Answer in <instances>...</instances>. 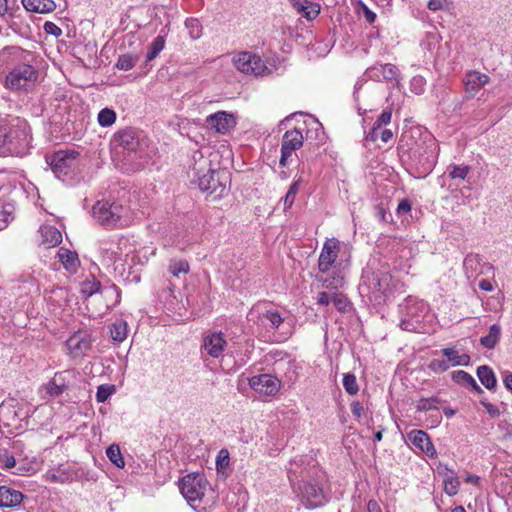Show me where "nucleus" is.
Wrapping results in <instances>:
<instances>
[{"mask_svg":"<svg viewBox=\"0 0 512 512\" xmlns=\"http://www.w3.org/2000/svg\"><path fill=\"white\" fill-rule=\"evenodd\" d=\"M287 474L293 493L307 509L322 507L328 502L324 490L326 474L312 457L292 459L287 466Z\"/></svg>","mask_w":512,"mask_h":512,"instance_id":"f257e3e1","label":"nucleus"},{"mask_svg":"<svg viewBox=\"0 0 512 512\" xmlns=\"http://www.w3.org/2000/svg\"><path fill=\"white\" fill-rule=\"evenodd\" d=\"M113 159L126 171H138L154 163L158 148L144 131L126 127L114 133L110 141Z\"/></svg>","mask_w":512,"mask_h":512,"instance_id":"f03ea898","label":"nucleus"},{"mask_svg":"<svg viewBox=\"0 0 512 512\" xmlns=\"http://www.w3.org/2000/svg\"><path fill=\"white\" fill-rule=\"evenodd\" d=\"M35 54L18 46L5 47L0 52V62L9 69L5 79L7 88L27 91L38 81L39 71L34 66Z\"/></svg>","mask_w":512,"mask_h":512,"instance_id":"7ed1b4c3","label":"nucleus"},{"mask_svg":"<svg viewBox=\"0 0 512 512\" xmlns=\"http://www.w3.org/2000/svg\"><path fill=\"white\" fill-rule=\"evenodd\" d=\"M31 141V128L24 118L11 114L0 116V156H23Z\"/></svg>","mask_w":512,"mask_h":512,"instance_id":"20e7f679","label":"nucleus"},{"mask_svg":"<svg viewBox=\"0 0 512 512\" xmlns=\"http://www.w3.org/2000/svg\"><path fill=\"white\" fill-rule=\"evenodd\" d=\"M179 489L189 506L196 512H209L216 503L215 492L204 474L194 472L179 481Z\"/></svg>","mask_w":512,"mask_h":512,"instance_id":"39448f33","label":"nucleus"},{"mask_svg":"<svg viewBox=\"0 0 512 512\" xmlns=\"http://www.w3.org/2000/svg\"><path fill=\"white\" fill-rule=\"evenodd\" d=\"M257 313L258 324L267 331L273 332L278 342L288 340L294 333V320L284 312L270 307L257 305L252 308L251 315Z\"/></svg>","mask_w":512,"mask_h":512,"instance_id":"423d86ee","label":"nucleus"},{"mask_svg":"<svg viewBox=\"0 0 512 512\" xmlns=\"http://www.w3.org/2000/svg\"><path fill=\"white\" fill-rule=\"evenodd\" d=\"M400 328L409 332L427 333V323L432 321L433 315L429 306L417 298L408 297L399 305Z\"/></svg>","mask_w":512,"mask_h":512,"instance_id":"0eeeda50","label":"nucleus"},{"mask_svg":"<svg viewBox=\"0 0 512 512\" xmlns=\"http://www.w3.org/2000/svg\"><path fill=\"white\" fill-rule=\"evenodd\" d=\"M136 244L128 236H113L103 239L99 243V252L103 264L110 266L116 262L129 264L134 262Z\"/></svg>","mask_w":512,"mask_h":512,"instance_id":"6e6552de","label":"nucleus"},{"mask_svg":"<svg viewBox=\"0 0 512 512\" xmlns=\"http://www.w3.org/2000/svg\"><path fill=\"white\" fill-rule=\"evenodd\" d=\"M124 212L122 204L104 199L97 201L92 207L93 218L107 229L122 227Z\"/></svg>","mask_w":512,"mask_h":512,"instance_id":"1a4fd4ad","label":"nucleus"},{"mask_svg":"<svg viewBox=\"0 0 512 512\" xmlns=\"http://www.w3.org/2000/svg\"><path fill=\"white\" fill-rule=\"evenodd\" d=\"M439 147L436 139L426 134L420 143L411 149V158L422 168L423 172H431L437 163Z\"/></svg>","mask_w":512,"mask_h":512,"instance_id":"9d476101","label":"nucleus"},{"mask_svg":"<svg viewBox=\"0 0 512 512\" xmlns=\"http://www.w3.org/2000/svg\"><path fill=\"white\" fill-rule=\"evenodd\" d=\"M78 156L76 151H58L52 156L51 169L59 180L70 183L74 179Z\"/></svg>","mask_w":512,"mask_h":512,"instance_id":"9b49d317","label":"nucleus"},{"mask_svg":"<svg viewBox=\"0 0 512 512\" xmlns=\"http://www.w3.org/2000/svg\"><path fill=\"white\" fill-rule=\"evenodd\" d=\"M392 276L388 271L364 270L361 277V288L367 289L375 300H378L391 289Z\"/></svg>","mask_w":512,"mask_h":512,"instance_id":"f8f14e48","label":"nucleus"},{"mask_svg":"<svg viewBox=\"0 0 512 512\" xmlns=\"http://www.w3.org/2000/svg\"><path fill=\"white\" fill-rule=\"evenodd\" d=\"M232 62L237 70L245 74L264 76L271 72L261 57L252 52H239L233 57Z\"/></svg>","mask_w":512,"mask_h":512,"instance_id":"ddd939ff","label":"nucleus"},{"mask_svg":"<svg viewBox=\"0 0 512 512\" xmlns=\"http://www.w3.org/2000/svg\"><path fill=\"white\" fill-rule=\"evenodd\" d=\"M194 176L193 183H196L202 192H206L209 195H214V198H219L223 195L226 187L220 181L219 173L211 168H207L206 172L200 174L196 168H193Z\"/></svg>","mask_w":512,"mask_h":512,"instance_id":"4468645a","label":"nucleus"},{"mask_svg":"<svg viewBox=\"0 0 512 512\" xmlns=\"http://www.w3.org/2000/svg\"><path fill=\"white\" fill-rule=\"evenodd\" d=\"M304 137L302 131L298 128L288 130L284 133L281 141V156L279 164L281 167L289 165V159L294 151L303 146Z\"/></svg>","mask_w":512,"mask_h":512,"instance_id":"2eb2a0df","label":"nucleus"},{"mask_svg":"<svg viewBox=\"0 0 512 512\" xmlns=\"http://www.w3.org/2000/svg\"><path fill=\"white\" fill-rule=\"evenodd\" d=\"M248 383L256 393L265 396H273L280 389V381L270 374H260L248 378Z\"/></svg>","mask_w":512,"mask_h":512,"instance_id":"dca6fc26","label":"nucleus"},{"mask_svg":"<svg viewBox=\"0 0 512 512\" xmlns=\"http://www.w3.org/2000/svg\"><path fill=\"white\" fill-rule=\"evenodd\" d=\"M463 269L468 279L494 271L493 265L483 261L482 256L475 253L466 255L463 261Z\"/></svg>","mask_w":512,"mask_h":512,"instance_id":"f3484780","label":"nucleus"},{"mask_svg":"<svg viewBox=\"0 0 512 512\" xmlns=\"http://www.w3.org/2000/svg\"><path fill=\"white\" fill-rule=\"evenodd\" d=\"M227 346V341L222 332L208 333L203 338L201 346L202 354L209 355L213 358H219Z\"/></svg>","mask_w":512,"mask_h":512,"instance_id":"a211bd4d","label":"nucleus"},{"mask_svg":"<svg viewBox=\"0 0 512 512\" xmlns=\"http://www.w3.org/2000/svg\"><path fill=\"white\" fill-rule=\"evenodd\" d=\"M339 252V242L336 239L327 240L321 250L318 268L322 273L328 272L335 263Z\"/></svg>","mask_w":512,"mask_h":512,"instance_id":"6ab92c4d","label":"nucleus"},{"mask_svg":"<svg viewBox=\"0 0 512 512\" xmlns=\"http://www.w3.org/2000/svg\"><path fill=\"white\" fill-rule=\"evenodd\" d=\"M490 81V77L476 70L466 72L463 79L467 98H473Z\"/></svg>","mask_w":512,"mask_h":512,"instance_id":"aec40b11","label":"nucleus"},{"mask_svg":"<svg viewBox=\"0 0 512 512\" xmlns=\"http://www.w3.org/2000/svg\"><path fill=\"white\" fill-rule=\"evenodd\" d=\"M365 76L373 81H393L397 82V78L399 76V70L393 64H377L372 67H369Z\"/></svg>","mask_w":512,"mask_h":512,"instance_id":"412c9836","label":"nucleus"},{"mask_svg":"<svg viewBox=\"0 0 512 512\" xmlns=\"http://www.w3.org/2000/svg\"><path fill=\"white\" fill-rule=\"evenodd\" d=\"M206 124L217 133L226 134L236 125V121L232 114L219 111L209 115Z\"/></svg>","mask_w":512,"mask_h":512,"instance_id":"4be33fe9","label":"nucleus"},{"mask_svg":"<svg viewBox=\"0 0 512 512\" xmlns=\"http://www.w3.org/2000/svg\"><path fill=\"white\" fill-rule=\"evenodd\" d=\"M81 291L83 294L87 296H92L93 294L98 292L104 293L107 297L114 296V301L112 305H116L120 302V290L116 285L112 284L104 287L103 290H101V283L95 278L83 282Z\"/></svg>","mask_w":512,"mask_h":512,"instance_id":"5701e85b","label":"nucleus"},{"mask_svg":"<svg viewBox=\"0 0 512 512\" xmlns=\"http://www.w3.org/2000/svg\"><path fill=\"white\" fill-rule=\"evenodd\" d=\"M407 440L427 456H436V449L425 431L417 429L411 430L407 433Z\"/></svg>","mask_w":512,"mask_h":512,"instance_id":"b1692460","label":"nucleus"},{"mask_svg":"<svg viewBox=\"0 0 512 512\" xmlns=\"http://www.w3.org/2000/svg\"><path fill=\"white\" fill-rule=\"evenodd\" d=\"M70 373V371H61L55 373L54 377L50 379L42 387V389L45 390L46 394L52 398L62 395L68 388V376L70 375Z\"/></svg>","mask_w":512,"mask_h":512,"instance_id":"393cba45","label":"nucleus"},{"mask_svg":"<svg viewBox=\"0 0 512 512\" xmlns=\"http://www.w3.org/2000/svg\"><path fill=\"white\" fill-rule=\"evenodd\" d=\"M66 345L74 357H79L91 348V341L86 333L77 332L67 339Z\"/></svg>","mask_w":512,"mask_h":512,"instance_id":"a878e982","label":"nucleus"},{"mask_svg":"<svg viewBox=\"0 0 512 512\" xmlns=\"http://www.w3.org/2000/svg\"><path fill=\"white\" fill-rule=\"evenodd\" d=\"M40 244L45 248L55 247L62 242L61 232L52 225H43L39 229Z\"/></svg>","mask_w":512,"mask_h":512,"instance_id":"bb28decb","label":"nucleus"},{"mask_svg":"<svg viewBox=\"0 0 512 512\" xmlns=\"http://www.w3.org/2000/svg\"><path fill=\"white\" fill-rule=\"evenodd\" d=\"M23 500V494L7 486H0V508L18 506Z\"/></svg>","mask_w":512,"mask_h":512,"instance_id":"cd10ccee","label":"nucleus"},{"mask_svg":"<svg viewBox=\"0 0 512 512\" xmlns=\"http://www.w3.org/2000/svg\"><path fill=\"white\" fill-rule=\"evenodd\" d=\"M21 3L26 11L47 14L56 9L54 0H21Z\"/></svg>","mask_w":512,"mask_h":512,"instance_id":"c85d7f7f","label":"nucleus"},{"mask_svg":"<svg viewBox=\"0 0 512 512\" xmlns=\"http://www.w3.org/2000/svg\"><path fill=\"white\" fill-rule=\"evenodd\" d=\"M391 117L392 112L390 109L383 110L378 119L373 124L372 128L366 134V142H376L378 140V131L383 125L390 123Z\"/></svg>","mask_w":512,"mask_h":512,"instance_id":"c756f323","label":"nucleus"},{"mask_svg":"<svg viewBox=\"0 0 512 512\" xmlns=\"http://www.w3.org/2000/svg\"><path fill=\"white\" fill-rule=\"evenodd\" d=\"M441 352L446 357L450 366H468L470 363V356L468 354H460L454 348H444Z\"/></svg>","mask_w":512,"mask_h":512,"instance_id":"7c9ffc66","label":"nucleus"},{"mask_svg":"<svg viewBox=\"0 0 512 512\" xmlns=\"http://www.w3.org/2000/svg\"><path fill=\"white\" fill-rule=\"evenodd\" d=\"M46 479L52 483H66L72 480V475L65 465H59L47 471Z\"/></svg>","mask_w":512,"mask_h":512,"instance_id":"2f4dec72","label":"nucleus"},{"mask_svg":"<svg viewBox=\"0 0 512 512\" xmlns=\"http://www.w3.org/2000/svg\"><path fill=\"white\" fill-rule=\"evenodd\" d=\"M501 336V326L493 324L490 326L488 334L480 338V344L486 349H493L498 344Z\"/></svg>","mask_w":512,"mask_h":512,"instance_id":"473e14b6","label":"nucleus"},{"mask_svg":"<svg viewBox=\"0 0 512 512\" xmlns=\"http://www.w3.org/2000/svg\"><path fill=\"white\" fill-rule=\"evenodd\" d=\"M477 376L488 390H492L496 387L497 380L494 372L487 365H482L477 368Z\"/></svg>","mask_w":512,"mask_h":512,"instance_id":"72a5a7b5","label":"nucleus"},{"mask_svg":"<svg viewBox=\"0 0 512 512\" xmlns=\"http://www.w3.org/2000/svg\"><path fill=\"white\" fill-rule=\"evenodd\" d=\"M60 262L67 271L75 272L79 264L77 255L68 249L61 248L58 251Z\"/></svg>","mask_w":512,"mask_h":512,"instance_id":"f704fd0d","label":"nucleus"},{"mask_svg":"<svg viewBox=\"0 0 512 512\" xmlns=\"http://www.w3.org/2000/svg\"><path fill=\"white\" fill-rule=\"evenodd\" d=\"M110 334L114 341L123 342L127 338V323L123 319L115 320L110 327Z\"/></svg>","mask_w":512,"mask_h":512,"instance_id":"c9c22d12","label":"nucleus"},{"mask_svg":"<svg viewBox=\"0 0 512 512\" xmlns=\"http://www.w3.org/2000/svg\"><path fill=\"white\" fill-rule=\"evenodd\" d=\"M442 479L445 493L449 496H455L460 488V481L456 471L450 472V475Z\"/></svg>","mask_w":512,"mask_h":512,"instance_id":"e433bc0d","label":"nucleus"},{"mask_svg":"<svg viewBox=\"0 0 512 512\" xmlns=\"http://www.w3.org/2000/svg\"><path fill=\"white\" fill-rule=\"evenodd\" d=\"M116 119V112L108 107L101 109L97 115V122L99 126L103 128L112 126L116 122Z\"/></svg>","mask_w":512,"mask_h":512,"instance_id":"4c0bfd02","label":"nucleus"},{"mask_svg":"<svg viewBox=\"0 0 512 512\" xmlns=\"http://www.w3.org/2000/svg\"><path fill=\"white\" fill-rule=\"evenodd\" d=\"M106 455L108 459L118 468H123L125 466V461L122 456L119 445L111 444L106 449Z\"/></svg>","mask_w":512,"mask_h":512,"instance_id":"58836bf2","label":"nucleus"},{"mask_svg":"<svg viewBox=\"0 0 512 512\" xmlns=\"http://www.w3.org/2000/svg\"><path fill=\"white\" fill-rule=\"evenodd\" d=\"M294 7L300 13H302V15L305 18H307L308 20H312V19L316 18L317 15L319 14V7L317 5L312 4V3L306 2L304 4V3H301V2L298 1V2L294 3Z\"/></svg>","mask_w":512,"mask_h":512,"instance_id":"ea45409f","label":"nucleus"},{"mask_svg":"<svg viewBox=\"0 0 512 512\" xmlns=\"http://www.w3.org/2000/svg\"><path fill=\"white\" fill-rule=\"evenodd\" d=\"M185 29L193 40L199 39L202 35V26L196 18L187 19L185 21Z\"/></svg>","mask_w":512,"mask_h":512,"instance_id":"a19ab883","label":"nucleus"},{"mask_svg":"<svg viewBox=\"0 0 512 512\" xmlns=\"http://www.w3.org/2000/svg\"><path fill=\"white\" fill-rule=\"evenodd\" d=\"M168 269L173 276L178 277L181 273H188L189 264L184 259H173L170 261Z\"/></svg>","mask_w":512,"mask_h":512,"instance_id":"79ce46f5","label":"nucleus"},{"mask_svg":"<svg viewBox=\"0 0 512 512\" xmlns=\"http://www.w3.org/2000/svg\"><path fill=\"white\" fill-rule=\"evenodd\" d=\"M115 393V386L112 384H102L98 386L96 392V401L104 403L107 399Z\"/></svg>","mask_w":512,"mask_h":512,"instance_id":"37998d69","label":"nucleus"},{"mask_svg":"<svg viewBox=\"0 0 512 512\" xmlns=\"http://www.w3.org/2000/svg\"><path fill=\"white\" fill-rule=\"evenodd\" d=\"M343 387L345 391L350 395H355L359 391V386L354 374L347 373L343 377Z\"/></svg>","mask_w":512,"mask_h":512,"instance_id":"c03bdc74","label":"nucleus"},{"mask_svg":"<svg viewBox=\"0 0 512 512\" xmlns=\"http://www.w3.org/2000/svg\"><path fill=\"white\" fill-rule=\"evenodd\" d=\"M449 176L452 179H465L470 172V167L468 165H450L449 166Z\"/></svg>","mask_w":512,"mask_h":512,"instance_id":"a18cd8bd","label":"nucleus"},{"mask_svg":"<svg viewBox=\"0 0 512 512\" xmlns=\"http://www.w3.org/2000/svg\"><path fill=\"white\" fill-rule=\"evenodd\" d=\"M332 302L335 308L340 312H346L350 307L348 298L342 293H333Z\"/></svg>","mask_w":512,"mask_h":512,"instance_id":"49530a36","label":"nucleus"},{"mask_svg":"<svg viewBox=\"0 0 512 512\" xmlns=\"http://www.w3.org/2000/svg\"><path fill=\"white\" fill-rule=\"evenodd\" d=\"M298 190H299V181H294L290 185L288 192L286 193L285 197L283 198L284 209H288L293 205V203L295 201L296 194L298 193Z\"/></svg>","mask_w":512,"mask_h":512,"instance_id":"de8ad7c7","label":"nucleus"},{"mask_svg":"<svg viewBox=\"0 0 512 512\" xmlns=\"http://www.w3.org/2000/svg\"><path fill=\"white\" fill-rule=\"evenodd\" d=\"M135 58L130 54L120 55L116 67L120 70L128 71L135 66Z\"/></svg>","mask_w":512,"mask_h":512,"instance_id":"09e8293b","label":"nucleus"},{"mask_svg":"<svg viewBox=\"0 0 512 512\" xmlns=\"http://www.w3.org/2000/svg\"><path fill=\"white\" fill-rule=\"evenodd\" d=\"M426 80L422 76H414L410 81V90L416 95H421L425 91Z\"/></svg>","mask_w":512,"mask_h":512,"instance_id":"8fccbe9b","label":"nucleus"},{"mask_svg":"<svg viewBox=\"0 0 512 512\" xmlns=\"http://www.w3.org/2000/svg\"><path fill=\"white\" fill-rule=\"evenodd\" d=\"M452 379L457 384H460V385L465 386V387L467 385L473 383L472 382L473 381V377L469 373H467V372H465L463 370L454 371L452 373Z\"/></svg>","mask_w":512,"mask_h":512,"instance_id":"3c124183","label":"nucleus"},{"mask_svg":"<svg viewBox=\"0 0 512 512\" xmlns=\"http://www.w3.org/2000/svg\"><path fill=\"white\" fill-rule=\"evenodd\" d=\"M230 457L227 449H221L216 457V468L218 471L225 470L229 465Z\"/></svg>","mask_w":512,"mask_h":512,"instance_id":"603ef678","label":"nucleus"},{"mask_svg":"<svg viewBox=\"0 0 512 512\" xmlns=\"http://www.w3.org/2000/svg\"><path fill=\"white\" fill-rule=\"evenodd\" d=\"M429 369L434 373H442L450 368L447 360L444 359H432L428 365Z\"/></svg>","mask_w":512,"mask_h":512,"instance_id":"864d4df0","label":"nucleus"},{"mask_svg":"<svg viewBox=\"0 0 512 512\" xmlns=\"http://www.w3.org/2000/svg\"><path fill=\"white\" fill-rule=\"evenodd\" d=\"M11 212L12 207L0 201V230L7 226Z\"/></svg>","mask_w":512,"mask_h":512,"instance_id":"5fc2aeb1","label":"nucleus"},{"mask_svg":"<svg viewBox=\"0 0 512 512\" xmlns=\"http://www.w3.org/2000/svg\"><path fill=\"white\" fill-rule=\"evenodd\" d=\"M160 52V35L154 38L151 47L146 55V61H151L155 59Z\"/></svg>","mask_w":512,"mask_h":512,"instance_id":"6e6d98bb","label":"nucleus"},{"mask_svg":"<svg viewBox=\"0 0 512 512\" xmlns=\"http://www.w3.org/2000/svg\"><path fill=\"white\" fill-rule=\"evenodd\" d=\"M44 32L55 37L62 35V29L51 21H46L43 26Z\"/></svg>","mask_w":512,"mask_h":512,"instance_id":"4d7b16f0","label":"nucleus"},{"mask_svg":"<svg viewBox=\"0 0 512 512\" xmlns=\"http://www.w3.org/2000/svg\"><path fill=\"white\" fill-rule=\"evenodd\" d=\"M0 459L4 463V466L8 469L15 467L16 460L7 450L0 452Z\"/></svg>","mask_w":512,"mask_h":512,"instance_id":"13d9d810","label":"nucleus"},{"mask_svg":"<svg viewBox=\"0 0 512 512\" xmlns=\"http://www.w3.org/2000/svg\"><path fill=\"white\" fill-rule=\"evenodd\" d=\"M438 403L436 398H424L421 399L418 405L420 410H430L436 408V404Z\"/></svg>","mask_w":512,"mask_h":512,"instance_id":"bf43d9fd","label":"nucleus"},{"mask_svg":"<svg viewBox=\"0 0 512 512\" xmlns=\"http://www.w3.org/2000/svg\"><path fill=\"white\" fill-rule=\"evenodd\" d=\"M351 412L355 418L360 419L364 415L363 404L359 401L352 402Z\"/></svg>","mask_w":512,"mask_h":512,"instance_id":"052dcab7","label":"nucleus"},{"mask_svg":"<svg viewBox=\"0 0 512 512\" xmlns=\"http://www.w3.org/2000/svg\"><path fill=\"white\" fill-rule=\"evenodd\" d=\"M411 210V204L408 200L404 199L402 200L399 204H398V207H397V215L398 216H402V215H405L407 214L408 212H410Z\"/></svg>","mask_w":512,"mask_h":512,"instance_id":"680f3d73","label":"nucleus"},{"mask_svg":"<svg viewBox=\"0 0 512 512\" xmlns=\"http://www.w3.org/2000/svg\"><path fill=\"white\" fill-rule=\"evenodd\" d=\"M436 471L441 478H444L450 475V472H454L455 470L450 468L447 464L439 463L436 466Z\"/></svg>","mask_w":512,"mask_h":512,"instance_id":"e2e57ef3","label":"nucleus"},{"mask_svg":"<svg viewBox=\"0 0 512 512\" xmlns=\"http://www.w3.org/2000/svg\"><path fill=\"white\" fill-rule=\"evenodd\" d=\"M378 138L381 139L383 143H388L393 138V132L390 129H382L378 131Z\"/></svg>","mask_w":512,"mask_h":512,"instance_id":"0e129e2a","label":"nucleus"},{"mask_svg":"<svg viewBox=\"0 0 512 512\" xmlns=\"http://www.w3.org/2000/svg\"><path fill=\"white\" fill-rule=\"evenodd\" d=\"M332 302V295L330 296L327 292H320L317 296V304L327 306Z\"/></svg>","mask_w":512,"mask_h":512,"instance_id":"69168bd1","label":"nucleus"},{"mask_svg":"<svg viewBox=\"0 0 512 512\" xmlns=\"http://www.w3.org/2000/svg\"><path fill=\"white\" fill-rule=\"evenodd\" d=\"M343 278L341 277H333L332 279H325L324 286L326 288H337L342 285Z\"/></svg>","mask_w":512,"mask_h":512,"instance_id":"338daca9","label":"nucleus"},{"mask_svg":"<svg viewBox=\"0 0 512 512\" xmlns=\"http://www.w3.org/2000/svg\"><path fill=\"white\" fill-rule=\"evenodd\" d=\"M368 512H382L379 503L376 500H369L367 503Z\"/></svg>","mask_w":512,"mask_h":512,"instance_id":"774afa93","label":"nucleus"}]
</instances>
